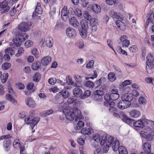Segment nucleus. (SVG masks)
I'll use <instances>...</instances> for the list:
<instances>
[{
	"mask_svg": "<svg viewBox=\"0 0 154 154\" xmlns=\"http://www.w3.org/2000/svg\"><path fill=\"white\" fill-rule=\"evenodd\" d=\"M79 104V102H75L74 105V108L72 111L71 110H67L65 114L66 119L70 121H73L75 119V121L77 122L79 120H80L83 118V116L82 115L81 111L79 110L77 108Z\"/></svg>",
	"mask_w": 154,
	"mask_h": 154,
	"instance_id": "f257e3e1",
	"label": "nucleus"
},
{
	"mask_svg": "<svg viewBox=\"0 0 154 154\" xmlns=\"http://www.w3.org/2000/svg\"><path fill=\"white\" fill-rule=\"evenodd\" d=\"M121 115L122 117V120L123 121L130 126L133 125L136 128H143L146 125V122H145L144 119L142 121L139 120L134 122V120L128 117L123 113H121Z\"/></svg>",
	"mask_w": 154,
	"mask_h": 154,
	"instance_id": "f03ea898",
	"label": "nucleus"
},
{
	"mask_svg": "<svg viewBox=\"0 0 154 154\" xmlns=\"http://www.w3.org/2000/svg\"><path fill=\"white\" fill-rule=\"evenodd\" d=\"M108 91L106 87H100L99 90L94 91L92 97L94 100L97 102H100L103 100L102 96L106 94Z\"/></svg>",
	"mask_w": 154,
	"mask_h": 154,
	"instance_id": "7ed1b4c3",
	"label": "nucleus"
},
{
	"mask_svg": "<svg viewBox=\"0 0 154 154\" xmlns=\"http://www.w3.org/2000/svg\"><path fill=\"white\" fill-rule=\"evenodd\" d=\"M72 8H70L67 9L66 6H64L61 11V17L62 19L66 21L68 19H69L73 15L72 14Z\"/></svg>",
	"mask_w": 154,
	"mask_h": 154,
	"instance_id": "20e7f679",
	"label": "nucleus"
},
{
	"mask_svg": "<svg viewBox=\"0 0 154 154\" xmlns=\"http://www.w3.org/2000/svg\"><path fill=\"white\" fill-rule=\"evenodd\" d=\"M140 134L142 137L147 140H152L154 138V131H153L149 126H148L146 131H142L140 132Z\"/></svg>",
	"mask_w": 154,
	"mask_h": 154,
	"instance_id": "39448f33",
	"label": "nucleus"
},
{
	"mask_svg": "<svg viewBox=\"0 0 154 154\" xmlns=\"http://www.w3.org/2000/svg\"><path fill=\"white\" fill-rule=\"evenodd\" d=\"M146 58V70L147 73L151 74L154 72V60L152 59V57L150 56L147 57Z\"/></svg>",
	"mask_w": 154,
	"mask_h": 154,
	"instance_id": "423d86ee",
	"label": "nucleus"
},
{
	"mask_svg": "<svg viewBox=\"0 0 154 154\" xmlns=\"http://www.w3.org/2000/svg\"><path fill=\"white\" fill-rule=\"evenodd\" d=\"M40 120V118L39 117H35L33 119H30V117L27 116L25 118V121L26 123L30 124V128L32 130Z\"/></svg>",
	"mask_w": 154,
	"mask_h": 154,
	"instance_id": "0eeeda50",
	"label": "nucleus"
},
{
	"mask_svg": "<svg viewBox=\"0 0 154 154\" xmlns=\"http://www.w3.org/2000/svg\"><path fill=\"white\" fill-rule=\"evenodd\" d=\"M32 26V23L31 22L21 23L18 26V29L22 32H26L29 30Z\"/></svg>",
	"mask_w": 154,
	"mask_h": 154,
	"instance_id": "6e6552de",
	"label": "nucleus"
},
{
	"mask_svg": "<svg viewBox=\"0 0 154 154\" xmlns=\"http://www.w3.org/2000/svg\"><path fill=\"white\" fill-rule=\"evenodd\" d=\"M42 10L41 7V4L38 2L37 3V5L35 8L34 12L33 13L32 15V17L34 19H38L40 18L38 16L39 14L42 13Z\"/></svg>",
	"mask_w": 154,
	"mask_h": 154,
	"instance_id": "1a4fd4ad",
	"label": "nucleus"
},
{
	"mask_svg": "<svg viewBox=\"0 0 154 154\" xmlns=\"http://www.w3.org/2000/svg\"><path fill=\"white\" fill-rule=\"evenodd\" d=\"M8 4V2L6 0L0 3V12L1 14H4L9 10L10 8Z\"/></svg>",
	"mask_w": 154,
	"mask_h": 154,
	"instance_id": "9d476101",
	"label": "nucleus"
},
{
	"mask_svg": "<svg viewBox=\"0 0 154 154\" xmlns=\"http://www.w3.org/2000/svg\"><path fill=\"white\" fill-rule=\"evenodd\" d=\"M127 39L128 37L125 35H123L120 37L119 39L120 41L122 43V47L127 48L130 45V42Z\"/></svg>",
	"mask_w": 154,
	"mask_h": 154,
	"instance_id": "9b49d317",
	"label": "nucleus"
},
{
	"mask_svg": "<svg viewBox=\"0 0 154 154\" xmlns=\"http://www.w3.org/2000/svg\"><path fill=\"white\" fill-rule=\"evenodd\" d=\"M66 33L68 37L71 38H74L76 36V32L74 29L69 27L66 30Z\"/></svg>",
	"mask_w": 154,
	"mask_h": 154,
	"instance_id": "f8f14e48",
	"label": "nucleus"
},
{
	"mask_svg": "<svg viewBox=\"0 0 154 154\" xmlns=\"http://www.w3.org/2000/svg\"><path fill=\"white\" fill-rule=\"evenodd\" d=\"M8 138H6V139L4 140L3 143V147L6 152H8L10 150L11 145V140Z\"/></svg>",
	"mask_w": 154,
	"mask_h": 154,
	"instance_id": "ddd939ff",
	"label": "nucleus"
},
{
	"mask_svg": "<svg viewBox=\"0 0 154 154\" xmlns=\"http://www.w3.org/2000/svg\"><path fill=\"white\" fill-rule=\"evenodd\" d=\"M132 95L129 92L125 93L122 97V99L128 103V104H130V105H131V102L132 101Z\"/></svg>",
	"mask_w": 154,
	"mask_h": 154,
	"instance_id": "4468645a",
	"label": "nucleus"
},
{
	"mask_svg": "<svg viewBox=\"0 0 154 154\" xmlns=\"http://www.w3.org/2000/svg\"><path fill=\"white\" fill-rule=\"evenodd\" d=\"M131 105L128 104V103L122 100L120 101L117 104L118 107L120 109H124L129 107Z\"/></svg>",
	"mask_w": 154,
	"mask_h": 154,
	"instance_id": "2eb2a0df",
	"label": "nucleus"
},
{
	"mask_svg": "<svg viewBox=\"0 0 154 154\" xmlns=\"http://www.w3.org/2000/svg\"><path fill=\"white\" fill-rule=\"evenodd\" d=\"M69 22L71 26L75 28H77L79 25V23L77 20L74 17L72 16L69 18Z\"/></svg>",
	"mask_w": 154,
	"mask_h": 154,
	"instance_id": "dca6fc26",
	"label": "nucleus"
},
{
	"mask_svg": "<svg viewBox=\"0 0 154 154\" xmlns=\"http://www.w3.org/2000/svg\"><path fill=\"white\" fill-rule=\"evenodd\" d=\"M120 19L116 20L115 23L119 29L124 31L126 29V26L125 24Z\"/></svg>",
	"mask_w": 154,
	"mask_h": 154,
	"instance_id": "f3484780",
	"label": "nucleus"
},
{
	"mask_svg": "<svg viewBox=\"0 0 154 154\" xmlns=\"http://www.w3.org/2000/svg\"><path fill=\"white\" fill-rule=\"evenodd\" d=\"M23 41L22 39H20L19 38H15L13 39L12 46L14 48H15L17 47L20 46L22 42Z\"/></svg>",
	"mask_w": 154,
	"mask_h": 154,
	"instance_id": "a211bd4d",
	"label": "nucleus"
},
{
	"mask_svg": "<svg viewBox=\"0 0 154 154\" xmlns=\"http://www.w3.org/2000/svg\"><path fill=\"white\" fill-rule=\"evenodd\" d=\"M73 94L77 97H79L82 96L83 94L82 90L79 87H76L73 90Z\"/></svg>",
	"mask_w": 154,
	"mask_h": 154,
	"instance_id": "6ab92c4d",
	"label": "nucleus"
},
{
	"mask_svg": "<svg viewBox=\"0 0 154 154\" xmlns=\"http://www.w3.org/2000/svg\"><path fill=\"white\" fill-rule=\"evenodd\" d=\"M51 58L49 56L44 57L41 60V61L42 64L46 66L49 64L51 61Z\"/></svg>",
	"mask_w": 154,
	"mask_h": 154,
	"instance_id": "aec40b11",
	"label": "nucleus"
},
{
	"mask_svg": "<svg viewBox=\"0 0 154 154\" xmlns=\"http://www.w3.org/2000/svg\"><path fill=\"white\" fill-rule=\"evenodd\" d=\"M151 148V145L148 142H145L143 146V148L145 153H150Z\"/></svg>",
	"mask_w": 154,
	"mask_h": 154,
	"instance_id": "412c9836",
	"label": "nucleus"
},
{
	"mask_svg": "<svg viewBox=\"0 0 154 154\" xmlns=\"http://www.w3.org/2000/svg\"><path fill=\"white\" fill-rule=\"evenodd\" d=\"M93 130V129L91 128H84L82 129V130L80 131V132L84 135L83 136L84 138L85 139L86 137H84V136H85V135H89L90 134Z\"/></svg>",
	"mask_w": 154,
	"mask_h": 154,
	"instance_id": "4be33fe9",
	"label": "nucleus"
},
{
	"mask_svg": "<svg viewBox=\"0 0 154 154\" xmlns=\"http://www.w3.org/2000/svg\"><path fill=\"white\" fill-rule=\"evenodd\" d=\"M25 103L27 106L31 108H33L35 106V101L30 97H28L26 100Z\"/></svg>",
	"mask_w": 154,
	"mask_h": 154,
	"instance_id": "5701e85b",
	"label": "nucleus"
},
{
	"mask_svg": "<svg viewBox=\"0 0 154 154\" xmlns=\"http://www.w3.org/2000/svg\"><path fill=\"white\" fill-rule=\"evenodd\" d=\"M140 112L136 109H133L130 112V116L134 118H136L139 117L140 115Z\"/></svg>",
	"mask_w": 154,
	"mask_h": 154,
	"instance_id": "b1692460",
	"label": "nucleus"
},
{
	"mask_svg": "<svg viewBox=\"0 0 154 154\" xmlns=\"http://www.w3.org/2000/svg\"><path fill=\"white\" fill-rule=\"evenodd\" d=\"M108 136V135L106 134H101L100 136V144L102 146H103L106 143L107 141V139Z\"/></svg>",
	"mask_w": 154,
	"mask_h": 154,
	"instance_id": "393cba45",
	"label": "nucleus"
},
{
	"mask_svg": "<svg viewBox=\"0 0 154 154\" xmlns=\"http://www.w3.org/2000/svg\"><path fill=\"white\" fill-rule=\"evenodd\" d=\"M110 15L114 19H120L122 20H123V18L121 17L120 16L113 10L111 11L110 12Z\"/></svg>",
	"mask_w": 154,
	"mask_h": 154,
	"instance_id": "a878e982",
	"label": "nucleus"
},
{
	"mask_svg": "<svg viewBox=\"0 0 154 154\" xmlns=\"http://www.w3.org/2000/svg\"><path fill=\"white\" fill-rule=\"evenodd\" d=\"M66 84L69 85H76V83H75L72 80L71 76L70 75H68L66 78Z\"/></svg>",
	"mask_w": 154,
	"mask_h": 154,
	"instance_id": "bb28decb",
	"label": "nucleus"
},
{
	"mask_svg": "<svg viewBox=\"0 0 154 154\" xmlns=\"http://www.w3.org/2000/svg\"><path fill=\"white\" fill-rule=\"evenodd\" d=\"M80 23L82 29L87 30L88 27V22L85 20H82Z\"/></svg>",
	"mask_w": 154,
	"mask_h": 154,
	"instance_id": "cd10ccee",
	"label": "nucleus"
},
{
	"mask_svg": "<svg viewBox=\"0 0 154 154\" xmlns=\"http://www.w3.org/2000/svg\"><path fill=\"white\" fill-rule=\"evenodd\" d=\"M46 43L47 46L51 48L53 45L54 41L52 38L49 37L46 38Z\"/></svg>",
	"mask_w": 154,
	"mask_h": 154,
	"instance_id": "c85d7f7f",
	"label": "nucleus"
},
{
	"mask_svg": "<svg viewBox=\"0 0 154 154\" xmlns=\"http://www.w3.org/2000/svg\"><path fill=\"white\" fill-rule=\"evenodd\" d=\"M119 145L120 143L118 140H116L114 141L111 145L113 150L114 151H116L120 147L119 146Z\"/></svg>",
	"mask_w": 154,
	"mask_h": 154,
	"instance_id": "c756f323",
	"label": "nucleus"
},
{
	"mask_svg": "<svg viewBox=\"0 0 154 154\" xmlns=\"http://www.w3.org/2000/svg\"><path fill=\"white\" fill-rule=\"evenodd\" d=\"M41 66V63L39 61L35 62L32 65V69L36 70H38Z\"/></svg>",
	"mask_w": 154,
	"mask_h": 154,
	"instance_id": "7c9ffc66",
	"label": "nucleus"
},
{
	"mask_svg": "<svg viewBox=\"0 0 154 154\" xmlns=\"http://www.w3.org/2000/svg\"><path fill=\"white\" fill-rule=\"evenodd\" d=\"M119 154H128V152L126 148L124 146H120L118 149Z\"/></svg>",
	"mask_w": 154,
	"mask_h": 154,
	"instance_id": "2f4dec72",
	"label": "nucleus"
},
{
	"mask_svg": "<svg viewBox=\"0 0 154 154\" xmlns=\"http://www.w3.org/2000/svg\"><path fill=\"white\" fill-rule=\"evenodd\" d=\"M109 80L111 82H113L116 79L115 74L113 72H110L108 75Z\"/></svg>",
	"mask_w": 154,
	"mask_h": 154,
	"instance_id": "473e14b6",
	"label": "nucleus"
},
{
	"mask_svg": "<svg viewBox=\"0 0 154 154\" xmlns=\"http://www.w3.org/2000/svg\"><path fill=\"white\" fill-rule=\"evenodd\" d=\"M76 45L79 49H83L85 46L84 42L82 40H78Z\"/></svg>",
	"mask_w": 154,
	"mask_h": 154,
	"instance_id": "72a5a7b5",
	"label": "nucleus"
},
{
	"mask_svg": "<svg viewBox=\"0 0 154 154\" xmlns=\"http://www.w3.org/2000/svg\"><path fill=\"white\" fill-rule=\"evenodd\" d=\"M6 98L7 100L10 101L14 104H16L17 103V101L10 94H8L6 95Z\"/></svg>",
	"mask_w": 154,
	"mask_h": 154,
	"instance_id": "f704fd0d",
	"label": "nucleus"
},
{
	"mask_svg": "<svg viewBox=\"0 0 154 154\" xmlns=\"http://www.w3.org/2000/svg\"><path fill=\"white\" fill-rule=\"evenodd\" d=\"M84 122L79 121L77 124L74 125V128L76 130L81 129L82 128L84 127Z\"/></svg>",
	"mask_w": 154,
	"mask_h": 154,
	"instance_id": "c9c22d12",
	"label": "nucleus"
},
{
	"mask_svg": "<svg viewBox=\"0 0 154 154\" xmlns=\"http://www.w3.org/2000/svg\"><path fill=\"white\" fill-rule=\"evenodd\" d=\"M27 90L25 91V94L26 95H29L32 93L35 90V87H26Z\"/></svg>",
	"mask_w": 154,
	"mask_h": 154,
	"instance_id": "e433bc0d",
	"label": "nucleus"
},
{
	"mask_svg": "<svg viewBox=\"0 0 154 154\" xmlns=\"http://www.w3.org/2000/svg\"><path fill=\"white\" fill-rule=\"evenodd\" d=\"M111 100L114 101L117 99L119 97V94L118 93H112L110 94Z\"/></svg>",
	"mask_w": 154,
	"mask_h": 154,
	"instance_id": "4c0bfd02",
	"label": "nucleus"
},
{
	"mask_svg": "<svg viewBox=\"0 0 154 154\" xmlns=\"http://www.w3.org/2000/svg\"><path fill=\"white\" fill-rule=\"evenodd\" d=\"M91 94V91L89 90H86L84 92L83 94L81 97V99H84L89 97Z\"/></svg>",
	"mask_w": 154,
	"mask_h": 154,
	"instance_id": "58836bf2",
	"label": "nucleus"
},
{
	"mask_svg": "<svg viewBox=\"0 0 154 154\" xmlns=\"http://www.w3.org/2000/svg\"><path fill=\"white\" fill-rule=\"evenodd\" d=\"M130 87H119V91L121 93L130 92Z\"/></svg>",
	"mask_w": 154,
	"mask_h": 154,
	"instance_id": "ea45409f",
	"label": "nucleus"
},
{
	"mask_svg": "<svg viewBox=\"0 0 154 154\" xmlns=\"http://www.w3.org/2000/svg\"><path fill=\"white\" fill-rule=\"evenodd\" d=\"M41 78V75L39 73H35L33 76V80L35 82L39 81Z\"/></svg>",
	"mask_w": 154,
	"mask_h": 154,
	"instance_id": "a19ab883",
	"label": "nucleus"
},
{
	"mask_svg": "<svg viewBox=\"0 0 154 154\" xmlns=\"http://www.w3.org/2000/svg\"><path fill=\"white\" fill-rule=\"evenodd\" d=\"M31 53L36 58H38L39 56V52L37 48H34L31 51Z\"/></svg>",
	"mask_w": 154,
	"mask_h": 154,
	"instance_id": "79ce46f5",
	"label": "nucleus"
},
{
	"mask_svg": "<svg viewBox=\"0 0 154 154\" xmlns=\"http://www.w3.org/2000/svg\"><path fill=\"white\" fill-rule=\"evenodd\" d=\"M93 10L96 13H99L101 9L100 6L97 5H95L93 6Z\"/></svg>",
	"mask_w": 154,
	"mask_h": 154,
	"instance_id": "37998d69",
	"label": "nucleus"
},
{
	"mask_svg": "<svg viewBox=\"0 0 154 154\" xmlns=\"http://www.w3.org/2000/svg\"><path fill=\"white\" fill-rule=\"evenodd\" d=\"M11 64L10 63L5 62L2 65V68L4 70L8 69L11 67Z\"/></svg>",
	"mask_w": 154,
	"mask_h": 154,
	"instance_id": "c03bdc74",
	"label": "nucleus"
},
{
	"mask_svg": "<svg viewBox=\"0 0 154 154\" xmlns=\"http://www.w3.org/2000/svg\"><path fill=\"white\" fill-rule=\"evenodd\" d=\"M114 139V138L112 136H108L107 139L106 144H109V145L111 146Z\"/></svg>",
	"mask_w": 154,
	"mask_h": 154,
	"instance_id": "a18cd8bd",
	"label": "nucleus"
},
{
	"mask_svg": "<svg viewBox=\"0 0 154 154\" xmlns=\"http://www.w3.org/2000/svg\"><path fill=\"white\" fill-rule=\"evenodd\" d=\"M60 92L64 98H67L69 95V92L66 90H63Z\"/></svg>",
	"mask_w": 154,
	"mask_h": 154,
	"instance_id": "49530a36",
	"label": "nucleus"
},
{
	"mask_svg": "<svg viewBox=\"0 0 154 154\" xmlns=\"http://www.w3.org/2000/svg\"><path fill=\"white\" fill-rule=\"evenodd\" d=\"M87 30L82 29L80 31V34L82 38H85L87 36Z\"/></svg>",
	"mask_w": 154,
	"mask_h": 154,
	"instance_id": "de8ad7c7",
	"label": "nucleus"
},
{
	"mask_svg": "<svg viewBox=\"0 0 154 154\" xmlns=\"http://www.w3.org/2000/svg\"><path fill=\"white\" fill-rule=\"evenodd\" d=\"M5 52L6 54H9L11 55H12L14 54V51L13 49L9 48L5 50Z\"/></svg>",
	"mask_w": 154,
	"mask_h": 154,
	"instance_id": "09e8293b",
	"label": "nucleus"
},
{
	"mask_svg": "<svg viewBox=\"0 0 154 154\" xmlns=\"http://www.w3.org/2000/svg\"><path fill=\"white\" fill-rule=\"evenodd\" d=\"M8 74L7 72L4 73L3 75V77L1 79V81L2 83H5L8 78Z\"/></svg>",
	"mask_w": 154,
	"mask_h": 154,
	"instance_id": "8fccbe9b",
	"label": "nucleus"
},
{
	"mask_svg": "<svg viewBox=\"0 0 154 154\" xmlns=\"http://www.w3.org/2000/svg\"><path fill=\"white\" fill-rule=\"evenodd\" d=\"M145 122H146V124L148 125V126H149L150 125L154 129V122L152 121L149 120H146L145 119L143 120Z\"/></svg>",
	"mask_w": 154,
	"mask_h": 154,
	"instance_id": "3c124183",
	"label": "nucleus"
},
{
	"mask_svg": "<svg viewBox=\"0 0 154 154\" xmlns=\"http://www.w3.org/2000/svg\"><path fill=\"white\" fill-rule=\"evenodd\" d=\"M53 112V111L52 109L45 110L43 112V116H46L52 114Z\"/></svg>",
	"mask_w": 154,
	"mask_h": 154,
	"instance_id": "603ef678",
	"label": "nucleus"
},
{
	"mask_svg": "<svg viewBox=\"0 0 154 154\" xmlns=\"http://www.w3.org/2000/svg\"><path fill=\"white\" fill-rule=\"evenodd\" d=\"M33 42L30 40L27 41L25 43V45L26 48H29L33 45Z\"/></svg>",
	"mask_w": 154,
	"mask_h": 154,
	"instance_id": "864d4df0",
	"label": "nucleus"
},
{
	"mask_svg": "<svg viewBox=\"0 0 154 154\" xmlns=\"http://www.w3.org/2000/svg\"><path fill=\"white\" fill-rule=\"evenodd\" d=\"M101 135L99 134H96L94 135L93 136V138L94 140L97 142H99L100 141Z\"/></svg>",
	"mask_w": 154,
	"mask_h": 154,
	"instance_id": "5fc2aeb1",
	"label": "nucleus"
},
{
	"mask_svg": "<svg viewBox=\"0 0 154 154\" xmlns=\"http://www.w3.org/2000/svg\"><path fill=\"white\" fill-rule=\"evenodd\" d=\"M90 23L91 25L96 26L98 23V19L93 18L90 20Z\"/></svg>",
	"mask_w": 154,
	"mask_h": 154,
	"instance_id": "6e6d98bb",
	"label": "nucleus"
},
{
	"mask_svg": "<svg viewBox=\"0 0 154 154\" xmlns=\"http://www.w3.org/2000/svg\"><path fill=\"white\" fill-rule=\"evenodd\" d=\"M83 15L84 17L88 20H90L91 19V16L87 11H84L83 13Z\"/></svg>",
	"mask_w": 154,
	"mask_h": 154,
	"instance_id": "4d7b16f0",
	"label": "nucleus"
},
{
	"mask_svg": "<svg viewBox=\"0 0 154 154\" xmlns=\"http://www.w3.org/2000/svg\"><path fill=\"white\" fill-rule=\"evenodd\" d=\"M106 81V79L104 77H102L99 80L96 82V84L98 87L100 86L102 83H103Z\"/></svg>",
	"mask_w": 154,
	"mask_h": 154,
	"instance_id": "13d9d810",
	"label": "nucleus"
},
{
	"mask_svg": "<svg viewBox=\"0 0 154 154\" xmlns=\"http://www.w3.org/2000/svg\"><path fill=\"white\" fill-rule=\"evenodd\" d=\"M132 83V81L131 80H125L122 83V85L125 87L128 85H130Z\"/></svg>",
	"mask_w": 154,
	"mask_h": 154,
	"instance_id": "bf43d9fd",
	"label": "nucleus"
},
{
	"mask_svg": "<svg viewBox=\"0 0 154 154\" xmlns=\"http://www.w3.org/2000/svg\"><path fill=\"white\" fill-rule=\"evenodd\" d=\"M75 14L78 17L81 18L82 17V12L79 8H76L75 12Z\"/></svg>",
	"mask_w": 154,
	"mask_h": 154,
	"instance_id": "052dcab7",
	"label": "nucleus"
},
{
	"mask_svg": "<svg viewBox=\"0 0 154 154\" xmlns=\"http://www.w3.org/2000/svg\"><path fill=\"white\" fill-rule=\"evenodd\" d=\"M28 35L27 34L25 33H22L21 35H20V39H22L23 41L26 40L28 38Z\"/></svg>",
	"mask_w": 154,
	"mask_h": 154,
	"instance_id": "680f3d73",
	"label": "nucleus"
},
{
	"mask_svg": "<svg viewBox=\"0 0 154 154\" xmlns=\"http://www.w3.org/2000/svg\"><path fill=\"white\" fill-rule=\"evenodd\" d=\"M130 51L132 52L135 53L138 50V47L135 45H133L129 48Z\"/></svg>",
	"mask_w": 154,
	"mask_h": 154,
	"instance_id": "e2e57ef3",
	"label": "nucleus"
},
{
	"mask_svg": "<svg viewBox=\"0 0 154 154\" xmlns=\"http://www.w3.org/2000/svg\"><path fill=\"white\" fill-rule=\"evenodd\" d=\"M104 105L106 106H114L115 105V103L113 101H105L104 102Z\"/></svg>",
	"mask_w": 154,
	"mask_h": 154,
	"instance_id": "0e129e2a",
	"label": "nucleus"
},
{
	"mask_svg": "<svg viewBox=\"0 0 154 154\" xmlns=\"http://www.w3.org/2000/svg\"><path fill=\"white\" fill-rule=\"evenodd\" d=\"M83 135L81 136V137L77 139V142L78 143L81 145H83L85 143V140L82 138V137H83Z\"/></svg>",
	"mask_w": 154,
	"mask_h": 154,
	"instance_id": "69168bd1",
	"label": "nucleus"
},
{
	"mask_svg": "<svg viewBox=\"0 0 154 154\" xmlns=\"http://www.w3.org/2000/svg\"><path fill=\"white\" fill-rule=\"evenodd\" d=\"M24 51V49L22 47L20 48L18 50V53L16 54V56L17 57L19 56L23 53Z\"/></svg>",
	"mask_w": 154,
	"mask_h": 154,
	"instance_id": "338daca9",
	"label": "nucleus"
},
{
	"mask_svg": "<svg viewBox=\"0 0 154 154\" xmlns=\"http://www.w3.org/2000/svg\"><path fill=\"white\" fill-rule=\"evenodd\" d=\"M74 78L78 82L80 83L82 81L80 76L75 74L74 75Z\"/></svg>",
	"mask_w": 154,
	"mask_h": 154,
	"instance_id": "774afa93",
	"label": "nucleus"
}]
</instances>
